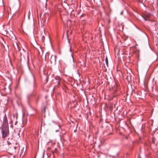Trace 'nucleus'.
I'll return each mask as SVG.
<instances>
[{"label": "nucleus", "instance_id": "2", "mask_svg": "<svg viewBox=\"0 0 158 158\" xmlns=\"http://www.w3.org/2000/svg\"><path fill=\"white\" fill-rule=\"evenodd\" d=\"M3 122L2 127H9L7 119L6 114H5L3 118Z\"/></svg>", "mask_w": 158, "mask_h": 158}, {"label": "nucleus", "instance_id": "11", "mask_svg": "<svg viewBox=\"0 0 158 158\" xmlns=\"http://www.w3.org/2000/svg\"><path fill=\"white\" fill-rule=\"evenodd\" d=\"M10 33H9L10 34V36H11L12 37H13V36H15V38H16V37L15 36V35L13 34V32L11 30H10Z\"/></svg>", "mask_w": 158, "mask_h": 158}, {"label": "nucleus", "instance_id": "1", "mask_svg": "<svg viewBox=\"0 0 158 158\" xmlns=\"http://www.w3.org/2000/svg\"><path fill=\"white\" fill-rule=\"evenodd\" d=\"M2 138H4L6 137L9 132V127H2Z\"/></svg>", "mask_w": 158, "mask_h": 158}, {"label": "nucleus", "instance_id": "20", "mask_svg": "<svg viewBox=\"0 0 158 158\" xmlns=\"http://www.w3.org/2000/svg\"><path fill=\"white\" fill-rule=\"evenodd\" d=\"M59 131L58 130H56V132H57Z\"/></svg>", "mask_w": 158, "mask_h": 158}, {"label": "nucleus", "instance_id": "26", "mask_svg": "<svg viewBox=\"0 0 158 158\" xmlns=\"http://www.w3.org/2000/svg\"><path fill=\"white\" fill-rule=\"evenodd\" d=\"M28 99H29V97H28Z\"/></svg>", "mask_w": 158, "mask_h": 158}, {"label": "nucleus", "instance_id": "28", "mask_svg": "<svg viewBox=\"0 0 158 158\" xmlns=\"http://www.w3.org/2000/svg\"><path fill=\"white\" fill-rule=\"evenodd\" d=\"M47 2V0H46V2Z\"/></svg>", "mask_w": 158, "mask_h": 158}, {"label": "nucleus", "instance_id": "6", "mask_svg": "<svg viewBox=\"0 0 158 158\" xmlns=\"http://www.w3.org/2000/svg\"><path fill=\"white\" fill-rule=\"evenodd\" d=\"M0 32L2 35H7L8 34V30H0Z\"/></svg>", "mask_w": 158, "mask_h": 158}, {"label": "nucleus", "instance_id": "27", "mask_svg": "<svg viewBox=\"0 0 158 158\" xmlns=\"http://www.w3.org/2000/svg\"><path fill=\"white\" fill-rule=\"evenodd\" d=\"M42 24H41V27H42Z\"/></svg>", "mask_w": 158, "mask_h": 158}, {"label": "nucleus", "instance_id": "3", "mask_svg": "<svg viewBox=\"0 0 158 158\" xmlns=\"http://www.w3.org/2000/svg\"><path fill=\"white\" fill-rule=\"evenodd\" d=\"M31 75L30 77V81H31V83L32 84L33 86L34 87L35 86V77H34V75L33 74V73H32L31 72Z\"/></svg>", "mask_w": 158, "mask_h": 158}, {"label": "nucleus", "instance_id": "12", "mask_svg": "<svg viewBox=\"0 0 158 158\" xmlns=\"http://www.w3.org/2000/svg\"><path fill=\"white\" fill-rule=\"evenodd\" d=\"M27 66H28V68L29 69V70H30V68H29V66H28L29 59H28V57L27 58Z\"/></svg>", "mask_w": 158, "mask_h": 158}, {"label": "nucleus", "instance_id": "16", "mask_svg": "<svg viewBox=\"0 0 158 158\" xmlns=\"http://www.w3.org/2000/svg\"><path fill=\"white\" fill-rule=\"evenodd\" d=\"M15 116H16V118H17V116L16 115H15V114H14V115H13V117H15Z\"/></svg>", "mask_w": 158, "mask_h": 158}, {"label": "nucleus", "instance_id": "18", "mask_svg": "<svg viewBox=\"0 0 158 158\" xmlns=\"http://www.w3.org/2000/svg\"><path fill=\"white\" fill-rule=\"evenodd\" d=\"M71 51H72V50H71V47H70V52H71Z\"/></svg>", "mask_w": 158, "mask_h": 158}, {"label": "nucleus", "instance_id": "10", "mask_svg": "<svg viewBox=\"0 0 158 158\" xmlns=\"http://www.w3.org/2000/svg\"><path fill=\"white\" fill-rule=\"evenodd\" d=\"M28 29H34V23H32L31 25V27H30V26H29V27L28 28Z\"/></svg>", "mask_w": 158, "mask_h": 158}, {"label": "nucleus", "instance_id": "24", "mask_svg": "<svg viewBox=\"0 0 158 158\" xmlns=\"http://www.w3.org/2000/svg\"><path fill=\"white\" fill-rule=\"evenodd\" d=\"M43 38L44 37V35H43Z\"/></svg>", "mask_w": 158, "mask_h": 158}, {"label": "nucleus", "instance_id": "15", "mask_svg": "<svg viewBox=\"0 0 158 158\" xmlns=\"http://www.w3.org/2000/svg\"><path fill=\"white\" fill-rule=\"evenodd\" d=\"M45 109H46V107L45 106H44V113H45Z\"/></svg>", "mask_w": 158, "mask_h": 158}, {"label": "nucleus", "instance_id": "25", "mask_svg": "<svg viewBox=\"0 0 158 158\" xmlns=\"http://www.w3.org/2000/svg\"><path fill=\"white\" fill-rule=\"evenodd\" d=\"M28 19L29 18V16H28Z\"/></svg>", "mask_w": 158, "mask_h": 158}, {"label": "nucleus", "instance_id": "8", "mask_svg": "<svg viewBox=\"0 0 158 158\" xmlns=\"http://www.w3.org/2000/svg\"><path fill=\"white\" fill-rule=\"evenodd\" d=\"M71 56L72 58L71 60V62H72L73 64H74V61L73 54H71Z\"/></svg>", "mask_w": 158, "mask_h": 158}, {"label": "nucleus", "instance_id": "7", "mask_svg": "<svg viewBox=\"0 0 158 158\" xmlns=\"http://www.w3.org/2000/svg\"><path fill=\"white\" fill-rule=\"evenodd\" d=\"M55 78L57 81V82L58 83V84H59L60 79V77H56Z\"/></svg>", "mask_w": 158, "mask_h": 158}, {"label": "nucleus", "instance_id": "19", "mask_svg": "<svg viewBox=\"0 0 158 158\" xmlns=\"http://www.w3.org/2000/svg\"><path fill=\"white\" fill-rule=\"evenodd\" d=\"M58 126L59 128L60 129V126L59 125H58Z\"/></svg>", "mask_w": 158, "mask_h": 158}, {"label": "nucleus", "instance_id": "14", "mask_svg": "<svg viewBox=\"0 0 158 158\" xmlns=\"http://www.w3.org/2000/svg\"><path fill=\"white\" fill-rule=\"evenodd\" d=\"M7 143L8 145H9L11 144V143L8 140L7 141Z\"/></svg>", "mask_w": 158, "mask_h": 158}, {"label": "nucleus", "instance_id": "17", "mask_svg": "<svg viewBox=\"0 0 158 158\" xmlns=\"http://www.w3.org/2000/svg\"><path fill=\"white\" fill-rule=\"evenodd\" d=\"M127 80H128V81H129V79L128 78V76L127 77Z\"/></svg>", "mask_w": 158, "mask_h": 158}, {"label": "nucleus", "instance_id": "5", "mask_svg": "<svg viewBox=\"0 0 158 158\" xmlns=\"http://www.w3.org/2000/svg\"><path fill=\"white\" fill-rule=\"evenodd\" d=\"M56 56L55 55H52L51 56L50 61L51 63L54 64H56Z\"/></svg>", "mask_w": 158, "mask_h": 158}, {"label": "nucleus", "instance_id": "9", "mask_svg": "<svg viewBox=\"0 0 158 158\" xmlns=\"http://www.w3.org/2000/svg\"><path fill=\"white\" fill-rule=\"evenodd\" d=\"M105 62H106V64L107 66V67H108V59L107 57H106L105 58Z\"/></svg>", "mask_w": 158, "mask_h": 158}, {"label": "nucleus", "instance_id": "21", "mask_svg": "<svg viewBox=\"0 0 158 158\" xmlns=\"http://www.w3.org/2000/svg\"><path fill=\"white\" fill-rule=\"evenodd\" d=\"M52 122L54 123H55V122L53 120L52 121Z\"/></svg>", "mask_w": 158, "mask_h": 158}, {"label": "nucleus", "instance_id": "13", "mask_svg": "<svg viewBox=\"0 0 158 158\" xmlns=\"http://www.w3.org/2000/svg\"><path fill=\"white\" fill-rule=\"evenodd\" d=\"M70 30H67V32H66V33H67V35L68 36V34L69 33H70V34L71 33V32L70 31V32H69V31H70Z\"/></svg>", "mask_w": 158, "mask_h": 158}, {"label": "nucleus", "instance_id": "22", "mask_svg": "<svg viewBox=\"0 0 158 158\" xmlns=\"http://www.w3.org/2000/svg\"><path fill=\"white\" fill-rule=\"evenodd\" d=\"M108 22H109V23L110 22V19H109V21H108Z\"/></svg>", "mask_w": 158, "mask_h": 158}, {"label": "nucleus", "instance_id": "23", "mask_svg": "<svg viewBox=\"0 0 158 158\" xmlns=\"http://www.w3.org/2000/svg\"><path fill=\"white\" fill-rule=\"evenodd\" d=\"M43 31V32L45 33V30H44Z\"/></svg>", "mask_w": 158, "mask_h": 158}, {"label": "nucleus", "instance_id": "4", "mask_svg": "<svg viewBox=\"0 0 158 158\" xmlns=\"http://www.w3.org/2000/svg\"><path fill=\"white\" fill-rule=\"evenodd\" d=\"M151 15L150 14H144L143 15L142 17L145 21L149 20V18Z\"/></svg>", "mask_w": 158, "mask_h": 158}]
</instances>
